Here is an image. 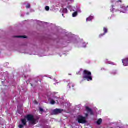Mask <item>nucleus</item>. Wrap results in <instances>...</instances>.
Listing matches in <instances>:
<instances>
[{
    "label": "nucleus",
    "mask_w": 128,
    "mask_h": 128,
    "mask_svg": "<svg viewBox=\"0 0 128 128\" xmlns=\"http://www.w3.org/2000/svg\"><path fill=\"white\" fill-rule=\"evenodd\" d=\"M22 123V124H24V126H26V118L24 119H22L21 120Z\"/></svg>",
    "instance_id": "obj_9"
},
{
    "label": "nucleus",
    "mask_w": 128,
    "mask_h": 128,
    "mask_svg": "<svg viewBox=\"0 0 128 128\" xmlns=\"http://www.w3.org/2000/svg\"><path fill=\"white\" fill-rule=\"evenodd\" d=\"M110 64H112V66H116V64L114 62H110L109 63Z\"/></svg>",
    "instance_id": "obj_18"
},
{
    "label": "nucleus",
    "mask_w": 128,
    "mask_h": 128,
    "mask_svg": "<svg viewBox=\"0 0 128 128\" xmlns=\"http://www.w3.org/2000/svg\"><path fill=\"white\" fill-rule=\"evenodd\" d=\"M102 122V119L100 118L96 122V124H98V126H100Z\"/></svg>",
    "instance_id": "obj_7"
},
{
    "label": "nucleus",
    "mask_w": 128,
    "mask_h": 128,
    "mask_svg": "<svg viewBox=\"0 0 128 128\" xmlns=\"http://www.w3.org/2000/svg\"><path fill=\"white\" fill-rule=\"evenodd\" d=\"M50 104H56V101H54V100H52L50 102Z\"/></svg>",
    "instance_id": "obj_14"
},
{
    "label": "nucleus",
    "mask_w": 128,
    "mask_h": 128,
    "mask_svg": "<svg viewBox=\"0 0 128 128\" xmlns=\"http://www.w3.org/2000/svg\"><path fill=\"white\" fill-rule=\"evenodd\" d=\"M122 62L124 66H128V58L123 60Z\"/></svg>",
    "instance_id": "obj_6"
},
{
    "label": "nucleus",
    "mask_w": 128,
    "mask_h": 128,
    "mask_svg": "<svg viewBox=\"0 0 128 128\" xmlns=\"http://www.w3.org/2000/svg\"><path fill=\"white\" fill-rule=\"evenodd\" d=\"M105 35H106V34L104 33L103 34H101L100 35L99 38H102V36H104Z\"/></svg>",
    "instance_id": "obj_16"
},
{
    "label": "nucleus",
    "mask_w": 128,
    "mask_h": 128,
    "mask_svg": "<svg viewBox=\"0 0 128 128\" xmlns=\"http://www.w3.org/2000/svg\"><path fill=\"white\" fill-rule=\"evenodd\" d=\"M14 38H28V36H14Z\"/></svg>",
    "instance_id": "obj_8"
},
{
    "label": "nucleus",
    "mask_w": 128,
    "mask_h": 128,
    "mask_svg": "<svg viewBox=\"0 0 128 128\" xmlns=\"http://www.w3.org/2000/svg\"><path fill=\"white\" fill-rule=\"evenodd\" d=\"M35 102H37L36 101H35Z\"/></svg>",
    "instance_id": "obj_25"
},
{
    "label": "nucleus",
    "mask_w": 128,
    "mask_h": 128,
    "mask_svg": "<svg viewBox=\"0 0 128 128\" xmlns=\"http://www.w3.org/2000/svg\"><path fill=\"white\" fill-rule=\"evenodd\" d=\"M64 14H68V9L66 8H63L62 10Z\"/></svg>",
    "instance_id": "obj_12"
},
{
    "label": "nucleus",
    "mask_w": 128,
    "mask_h": 128,
    "mask_svg": "<svg viewBox=\"0 0 128 128\" xmlns=\"http://www.w3.org/2000/svg\"><path fill=\"white\" fill-rule=\"evenodd\" d=\"M112 8H114V5H112Z\"/></svg>",
    "instance_id": "obj_23"
},
{
    "label": "nucleus",
    "mask_w": 128,
    "mask_h": 128,
    "mask_svg": "<svg viewBox=\"0 0 128 128\" xmlns=\"http://www.w3.org/2000/svg\"><path fill=\"white\" fill-rule=\"evenodd\" d=\"M85 116H86V118H88V114H86Z\"/></svg>",
    "instance_id": "obj_22"
},
{
    "label": "nucleus",
    "mask_w": 128,
    "mask_h": 128,
    "mask_svg": "<svg viewBox=\"0 0 128 128\" xmlns=\"http://www.w3.org/2000/svg\"><path fill=\"white\" fill-rule=\"evenodd\" d=\"M104 30V34H108V29L106 28H103Z\"/></svg>",
    "instance_id": "obj_11"
},
{
    "label": "nucleus",
    "mask_w": 128,
    "mask_h": 128,
    "mask_svg": "<svg viewBox=\"0 0 128 128\" xmlns=\"http://www.w3.org/2000/svg\"><path fill=\"white\" fill-rule=\"evenodd\" d=\"M78 12H74L73 14H72V16L73 18H76V16H78Z\"/></svg>",
    "instance_id": "obj_13"
},
{
    "label": "nucleus",
    "mask_w": 128,
    "mask_h": 128,
    "mask_svg": "<svg viewBox=\"0 0 128 128\" xmlns=\"http://www.w3.org/2000/svg\"><path fill=\"white\" fill-rule=\"evenodd\" d=\"M19 128H24V125H22V124L19 125Z\"/></svg>",
    "instance_id": "obj_20"
},
{
    "label": "nucleus",
    "mask_w": 128,
    "mask_h": 128,
    "mask_svg": "<svg viewBox=\"0 0 128 128\" xmlns=\"http://www.w3.org/2000/svg\"><path fill=\"white\" fill-rule=\"evenodd\" d=\"M86 112H87L88 114H90V116H94V112H92V108H90L88 106H86Z\"/></svg>",
    "instance_id": "obj_5"
},
{
    "label": "nucleus",
    "mask_w": 128,
    "mask_h": 128,
    "mask_svg": "<svg viewBox=\"0 0 128 128\" xmlns=\"http://www.w3.org/2000/svg\"><path fill=\"white\" fill-rule=\"evenodd\" d=\"M26 8H30V4H28L26 6Z\"/></svg>",
    "instance_id": "obj_17"
},
{
    "label": "nucleus",
    "mask_w": 128,
    "mask_h": 128,
    "mask_svg": "<svg viewBox=\"0 0 128 128\" xmlns=\"http://www.w3.org/2000/svg\"><path fill=\"white\" fill-rule=\"evenodd\" d=\"M39 80H38V81H36V82L38 84V82Z\"/></svg>",
    "instance_id": "obj_24"
},
{
    "label": "nucleus",
    "mask_w": 128,
    "mask_h": 128,
    "mask_svg": "<svg viewBox=\"0 0 128 128\" xmlns=\"http://www.w3.org/2000/svg\"><path fill=\"white\" fill-rule=\"evenodd\" d=\"M117 4H118V2H120L122 4V0H118V1H116Z\"/></svg>",
    "instance_id": "obj_19"
},
{
    "label": "nucleus",
    "mask_w": 128,
    "mask_h": 128,
    "mask_svg": "<svg viewBox=\"0 0 128 128\" xmlns=\"http://www.w3.org/2000/svg\"><path fill=\"white\" fill-rule=\"evenodd\" d=\"M83 79L85 80H86L88 82H92V72L87 70H84L83 71Z\"/></svg>",
    "instance_id": "obj_1"
},
{
    "label": "nucleus",
    "mask_w": 128,
    "mask_h": 128,
    "mask_svg": "<svg viewBox=\"0 0 128 128\" xmlns=\"http://www.w3.org/2000/svg\"><path fill=\"white\" fill-rule=\"evenodd\" d=\"M46 10L47 12H48V10H50V7L48 6H46Z\"/></svg>",
    "instance_id": "obj_15"
},
{
    "label": "nucleus",
    "mask_w": 128,
    "mask_h": 128,
    "mask_svg": "<svg viewBox=\"0 0 128 128\" xmlns=\"http://www.w3.org/2000/svg\"><path fill=\"white\" fill-rule=\"evenodd\" d=\"M64 112V110L62 109H58L56 108V110H54L52 112V114H54V116H56L58 114H62V112Z\"/></svg>",
    "instance_id": "obj_4"
},
{
    "label": "nucleus",
    "mask_w": 128,
    "mask_h": 128,
    "mask_svg": "<svg viewBox=\"0 0 128 128\" xmlns=\"http://www.w3.org/2000/svg\"><path fill=\"white\" fill-rule=\"evenodd\" d=\"M25 118H26L27 119L28 122H32V124H36V119H34V116H32V114H28L26 116Z\"/></svg>",
    "instance_id": "obj_2"
},
{
    "label": "nucleus",
    "mask_w": 128,
    "mask_h": 128,
    "mask_svg": "<svg viewBox=\"0 0 128 128\" xmlns=\"http://www.w3.org/2000/svg\"><path fill=\"white\" fill-rule=\"evenodd\" d=\"M92 20H94V17L90 16L86 18V22H92Z\"/></svg>",
    "instance_id": "obj_10"
},
{
    "label": "nucleus",
    "mask_w": 128,
    "mask_h": 128,
    "mask_svg": "<svg viewBox=\"0 0 128 128\" xmlns=\"http://www.w3.org/2000/svg\"><path fill=\"white\" fill-rule=\"evenodd\" d=\"M40 112H44V109L40 108Z\"/></svg>",
    "instance_id": "obj_21"
},
{
    "label": "nucleus",
    "mask_w": 128,
    "mask_h": 128,
    "mask_svg": "<svg viewBox=\"0 0 128 128\" xmlns=\"http://www.w3.org/2000/svg\"><path fill=\"white\" fill-rule=\"evenodd\" d=\"M77 120L78 124H86V117H84L82 116H78Z\"/></svg>",
    "instance_id": "obj_3"
}]
</instances>
